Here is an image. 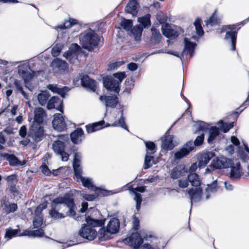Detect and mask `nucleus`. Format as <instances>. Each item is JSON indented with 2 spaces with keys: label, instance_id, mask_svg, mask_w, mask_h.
<instances>
[{
  "label": "nucleus",
  "instance_id": "obj_1",
  "mask_svg": "<svg viewBox=\"0 0 249 249\" xmlns=\"http://www.w3.org/2000/svg\"><path fill=\"white\" fill-rule=\"evenodd\" d=\"M75 207L73 195L67 193L64 196L56 198L52 201L49 214L55 219L64 218L67 216L74 217Z\"/></svg>",
  "mask_w": 249,
  "mask_h": 249
},
{
  "label": "nucleus",
  "instance_id": "obj_2",
  "mask_svg": "<svg viewBox=\"0 0 249 249\" xmlns=\"http://www.w3.org/2000/svg\"><path fill=\"white\" fill-rule=\"evenodd\" d=\"M100 101L105 105L107 108H114L117 107L118 109V117L111 124L113 127L119 126L124 129H127V126L124 123L123 117L124 107L119 103L118 98L116 95H104L100 97Z\"/></svg>",
  "mask_w": 249,
  "mask_h": 249
},
{
  "label": "nucleus",
  "instance_id": "obj_3",
  "mask_svg": "<svg viewBox=\"0 0 249 249\" xmlns=\"http://www.w3.org/2000/svg\"><path fill=\"white\" fill-rule=\"evenodd\" d=\"M86 224H84L79 231L80 235L88 240L92 241L97 236V232L94 228L101 227L104 224L105 220L94 219L88 216L86 218Z\"/></svg>",
  "mask_w": 249,
  "mask_h": 249
},
{
  "label": "nucleus",
  "instance_id": "obj_4",
  "mask_svg": "<svg viewBox=\"0 0 249 249\" xmlns=\"http://www.w3.org/2000/svg\"><path fill=\"white\" fill-rule=\"evenodd\" d=\"M80 153H75L74 154L73 167L77 181L81 182L82 185L89 189L93 191H98L99 189L94 186L91 178L82 176V170L80 166Z\"/></svg>",
  "mask_w": 249,
  "mask_h": 249
},
{
  "label": "nucleus",
  "instance_id": "obj_5",
  "mask_svg": "<svg viewBox=\"0 0 249 249\" xmlns=\"http://www.w3.org/2000/svg\"><path fill=\"white\" fill-rule=\"evenodd\" d=\"M99 36L90 28L84 30L79 36V42L82 47L89 51L93 50L98 46Z\"/></svg>",
  "mask_w": 249,
  "mask_h": 249
},
{
  "label": "nucleus",
  "instance_id": "obj_6",
  "mask_svg": "<svg viewBox=\"0 0 249 249\" xmlns=\"http://www.w3.org/2000/svg\"><path fill=\"white\" fill-rule=\"evenodd\" d=\"M119 220L116 218H112L107 223L106 227L101 228L99 231L98 237L100 240L105 241L110 238L112 234L119 231Z\"/></svg>",
  "mask_w": 249,
  "mask_h": 249
},
{
  "label": "nucleus",
  "instance_id": "obj_7",
  "mask_svg": "<svg viewBox=\"0 0 249 249\" xmlns=\"http://www.w3.org/2000/svg\"><path fill=\"white\" fill-rule=\"evenodd\" d=\"M125 77L124 72L115 73L113 74V77H107L104 80V86L107 90L118 93L120 84Z\"/></svg>",
  "mask_w": 249,
  "mask_h": 249
},
{
  "label": "nucleus",
  "instance_id": "obj_8",
  "mask_svg": "<svg viewBox=\"0 0 249 249\" xmlns=\"http://www.w3.org/2000/svg\"><path fill=\"white\" fill-rule=\"evenodd\" d=\"M196 37L193 36L191 37H185L184 39V47L182 51V53L180 56L178 52H174L169 51L168 53L173 54L175 56L179 57L182 60V56L184 55H189L190 57L193 56L194 50L196 46V43L193 42L192 40H195Z\"/></svg>",
  "mask_w": 249,
  "mask_h": 249
},
{
  "label": "nucleus",
  "instance_id": "obj_9",
  "mask_svg": "<svg viewBox=\"0 0 249 249\" xmlns=\"http://www.w3.org/2000/svg\"><path fill=\"white\" fill-rule=\"evenodd\" d=\"M232 163V161L223 156L217 157L213 160L212 165H210L205 169V174H207L213 171L214 168L221 169L226 168L230 167Z\"/></svg>",
  "mask_w": 249,
  "mask_h": 249
},
{
  "label": "nucleus",
  "instance_id": "obj_10",
  "mask_svg": "<svg viewBox=\"0 0 249 249\" xmlns=\"http://www.w3.org/2000/svg\"><path fill=\"white\" fill-rule=\"evenodd\" d=\"M193 149V142H187L182 147L174 153L172 160L176 162H179L181 159L188 155Z\"/></svg>",
  "mask_w": 249,
  "mask_h": 249
},
{
  "label": "nucleus",
  "instance_id": "obj_11",
  "mask_svg": "<svg viewBox=\"0 0 249 249\" xmlns=\"http://www.w3.org/2000/svg\"><path fill=\"white\" fill-rule=\"evenodd\" d=\"M235 28L234 25H227L224 26L221 28V33L225 32L226 35L225 39L226 40H230L231 44V50L233 51L235 49L236 39L237 33L234 31Z\"/></svg>",
  "mask_w": 249,
  "mask_h": 249
},
{
  "label": "nucleus",
  "instance_id": "obj_12",
  "mask_svg": "<svg viewBox=\"0 0 249 249\" xmlns=\"http://www.w3.org/2000/svg\"><path fill=\"white\" fill-rule=\"evenodd\" d=\"M29 135L36 142L41 141L44 136L43 124L33 123L30 129Z\"/></svg>",
  "mask_w": 249,
  "mask_h": 249
},
{
  "label": "nucleus",
  "instance_id": "obj_13",
  "mask_svg": "<svg viewBox=\"0 0 249 249\" xmlns=\"http://www.w3.org/2000/svg\"><path fill=\"white\" fill-rule=\"evenodd\" d=\"M125 244L132 247L134 249H140V245L142 243V236L138 232H136L132 234L130 236L126 238L123 240Z\"/></svg>",
  "mask_w": 249,
  "mask_h": 249
},
{
  "label": "nucleus",
  "instance_id": "obj_14",
  "mask_svg": "<svg viewBox=\"0 0 249 249\" xmlns=\"http://www.w3.org/2000/svg\"><path fill=\"white\" fill-rule=\"evenodd\" d=\"M52 124L53 128L58 131L61 132L66 129V123L62 114H54Z\"/></svg>",
  "mask_w": 249,
  "mask_h": 249
},
{
  "label": "nucleus",
  "instance_id": "obj_15",
  "mask_svg": "<svg viewBox=\"0 0 249 249\" xmlns=\"http://www.w3.org/2000/svg\"><path fill=\"white\" fill-rule=\"evenodd\" d=\"M129 190L131 192V194L134 195V199L136 203V209L138 211L141 208V205L142 201V196L138 192H144L145 191V187L141 186L136 188H133L131 186L129 188Z\"/></svg>",
  "mask_w": 249,
  "mask_h": 249
},
{
  "label": "nucleus",
  "instance_id": "obj_16",
  "mask_svg": "<svg viewBox=\"0 0 249 249\" xmlns=\"http://www.w3.org/2000/svg\"><path fill=\"white\" fill-rule=\"evenodd\" d=\"M230 166H231V170L229 176L232 179H238L243 175L244 172L239 162L231 163Z\"/></svg>",
  "mask_w": 249,
  "mask_h": 249
},
{
  "label": "nucleus",
  "instance_id": "obj_17",
  "mask_svg": "<svg viewBox=\"0 0 249 249\" xmlns=\"http://www.w3.org/2000/svg\"><path fill=\"white\" fill-rule=\"evenodd\" d=\"M1 157L7 160L9 164L12 166L23 165L26 163L25 160H20L15 155L13 154L2 153L1 154Z\"/></svg>",
  "mask_w": 249,
  "mask_h": 249
},
{
  "label": "nucleus",
  "instance_id": "obj_18",
  "mask_svg": "<svg viewBox=\"0 0 249 249\" xmlns=\"http://www.w3.org/2000/svg\"><path fill=\"white\" fill-rule=\"evenodd\" d=\"M187 192L191 199V206L193 203L199 202L202 199V190L200 188L191 189Z\"/></svg>",
  "mask_w": 249,
  "mask_h": 249
},
{
  "label": "nucleus",
  "instance_id": "obj_19",
  "mask_svg": "<svg viewBox=\"0 0 249 249\" xmlns=\"http://www.w3.org/2000/svg\"><path fill=\"white\" fill-rule=\"evenodd\" d=\"M161 32L162 34L168 38H175L178 36V33L176 29L168 24L162 26Z\"/></svg>",
  "mask_w": 249,
  "mask_h": 249
},
{
  "label": "nucleus",
  "instance_id": "obj_20",
  "mask_svg": "<svg viewBox=\"0 0 249 249\" xmlns=\"http://www.w3.org/2000/svg\"><path fill=\"white\" fill-rule=\"evenodd\" d=\"M62 105V101L58 97L53 96L49 100L47 103V107L50 109L56 108L57 110L63 112Z\"/></svg>",
  "mask_w": 249,
  "mask_h": 249
},
{
  "label": "nucleus",
  "instance_id": "obj_21",
  "mask_svg": "<svg viewBox=\"0 0 249 249\" xmlns=\"http://www.w3.org/2000/svg\"><path fill=\"white\" fill-rule=\"evenodd\" d=\"M187 170L183 166H179L173 169L171 173V178L173 179L181 178L187 177Z\"/></svg>",
  "mask_w": 249,
  "mask_h": 249
},
{
  "label": "nucleus",
  "instance_id": "obj_22",
  "mask_svg": "<svg viewBox=\"0 0 249 249\" xmlns=\"http://www.w3.org/2000/svg\"><path fill=\"white\" fill-rule=\"evenodd\" d=\"M79 48L80 47L77 44H72L69 50L64 53V56L69 60L71 63H74L73 59L76 60V52L79 50Z\"/></svg>",
  "mask_w": 249,
  "mask_h": 249
},
{
  "label": "nucleus",
  "instance_id": "obj_23",
  "mask_svg": "<svg viewBox=\"0 0 249 249\" xmlns=\"http://www.w3.org/2000/svg\"><path fill=\"white\" fill-rule=\"evenodd\" d=\"M104 124L105 122L104 121H101L93 123L92 124L87 125L86 126L87 131L88 133H90L100 130L106 127L112 126L111 124H109L108 123L105 126L104 125Z\"/></svg>",
  "mask_w": 249,
  "mask_h": 249
},
{
  "label": "nucleus",
  "instance_id": "obj_24",
  "mask_svg": "<svg viewBox=\"0 0 249 249\" xmlns=\"http://www.w3.org/2000/svg\"><path fill=\"white\" fill-rule=\"evenodd\" d=\"M53 69L60 73L64 72L67 69L68 65L66 62L58 58L55 59L51 63Z\"/></svg>",
  "mask_w": 249,
  "mask_h": 249
},
{
  "label": "nucleus",
  "instance_id": "obj_25",
  "mask_svg": "<svg viewBox=\"0 0 249 249\" xmlns=\"http://www.w3.org/2000/svg\"><path fill=\"white\" fill-rule=\"evenodd\" d=\"M45 117V110L41 107H37L34 110V118L33 123L43 124V120Z\"/></svg>",
  "mask_w": 249,
  "mask_h": 249
},
{
  "label": "nucleus",
  "instance_id": "obj_26",
  "mask_svg": "<svg viewBox=\"0 0 249 249\" xmlns=\"http://www.w3.org/2000/svg\"><path fill=\"white\" fill-rule=\"evenodd\" d=\"M174 137L172 135H166L161 138V147L166 150H171L174 147L173 143Z\"/></svg>",
  "mask_w": 249,
  "mask_h": 249
},
{
  "label": "nucleus",
  "instance_id": "obj_27",
  "mask_svg": "<svg viewBox=\"0 0 249 249\" xmlns=\"http://www.w3.org/2000/svg\"><path fill=\"white\" fill-rule=\"evenodd\" d=\"M71 138L73 143H80L84 138L83 130L81 128H77L71 133Z\"/></svg>",
  "mask_w": 249,
  "mask_h": 249
},
{
  "label": "nucleus",
  "instance_id": "obj_28",
  "mask_svg": "<svg viewBox=\"0 0 249 249\" xmlns=\"http://www.w3.org/2000/svg\"><path fill=\"white\" fill-rule=\"evenodd\" d=\"M81 83L83 87L89 89L92 91L95 90L96 82L88 76H84L81 78Z\"/></svg>",
  "mask_w": 249,
  "mask_h": 249
},
{
  "label": "nucleus",
  "instance_id": "obj_29",
  "mask_svg": "<svg viewBox=\"0 0 249 249\" xmlns=\"http://www.w3.org/2000/svg\"><path fill=\"white\" fill-rule=\"evenodd\" d=\"M48 88L52 92L61 95L63 97H65L66 93L69 90L68 87H64L60 88L56 85H49L48 86Z\"/></svg>",
  "mask_w": 249,
  "mask_h": 249
},
{
  "label": "nucleus",
  "instance_id": "obj_30",
  "mask_svg": "<svg viewBox=\"0 0 249 249\" xmlns=\"http://www.w3.org/2000/svg\"><path fill=\"white\" fill-rule=\"evenodd\" d=\"M214 155L212 152L202 154L199 158V165L203 166L206 165Z\"/></svg>",
  "mask_w": 249,
  "mask_h": 249
},
{
  "label": "nucleus",
  "instance_id": "obj_31",
  "mask_svg": "<svg viewBox=\"0 0 249 249\" xmlns=\"http://www.w3.org/2000/svg\"><path fill=\"white\" fill-rule=\"evenodd\" d=\"M244 148L240 149L238 147V155L241 159L245 162L249 161V149L245 143H243Z\"/></svg>",
  "mask_w": 249,
  "mask_h": 249
},
{
  "label": "nucleus",
  "instance_id": "obj_32",
  "mask_svg": "<svg viewBox=\"0 0 249 249\" xmlns=\"http://www.w3.org/2000/svg\"><path fill=\"white\" fill-rule=\"evenodd\" d=\"M137 0H129L127 5L125 7V11L131 13L133 16L137 14Z\"/></svg>",
  "mask_w": 249,
  "mask_h": 249
},
{
  "label": "nucleus",
  "instance_id": "obj_33",
  "mask_svg": "<svg viewBox=\"0 0 249 249\" xmlns=\"http://www.w3.org/2000/svg\"><path fill=\"white\" fill-rule=\"evenodd\" d=\"M77 24H78L77 20L73 18H69L68 20L65 21L63 25L56 26L55 28L56 30L58 31L59 30L70 28Z\"/></svg>",
  "mask_w": 249,
  "mask_h": 249
},
{
  "label": "nucleus",
  "instance_id": "obj_34",
  "mask_svg": "<svg viewBox=\"0 0 249 249\" xmlns=\"http://www.w3.org/2000/svg\"><path fill=\"white\" fill-rule=\"evenodd\" d=\"M188 180L193 186L198 187L200 185V180L198 176L196 173H190L187 174Z\"/></svg>",
  "mask_w": 249,
  "mask_h": 249
},
{
  "label": "nucleus",
  "instance_id": "obj_35",
  "mask_svg": "<svg viewBox=\"0 0 249 249\" xmlns=\"http://www.w3.org/2000/svg\"><path fill=\"white\" fill-rule=\"evenodd\" d=\"M50 96V95L48 91H42L37 96V100L39 104L41 106L45 105Z\"/></svg>",
  "mask_w": 249,
  "mask_h": 249
},
{
  "label": "nucleus",
  "instance_id": "obj_36",
  "mask_svg": "<svg viewBox=\"0 0 249 249\" xmlns=\"http://www.w3.org/2000/svg\"><path fill=\"white\" fill-rule=\"evenodd\" d=\"M208 124L202 121L197 122L194 125V131L195 133L200 131H205L208 129Z\"/></svg>",
  "mask_w": 249,
  "mask_h": 249
},
{
  "label": "nucleus",
  "instance_id": "obj_37",
  "mask_svg": "<svg viewBox=\"0 0 249 249\" xmlns=\"http://www.w3.org/2000/svg\"><path fill=\"white\" fill-rule=\"evenodd\" d=\"M219 129L216 127H212L209 129V137L208 139V143H211L218 136Z\"/></svg>",
  "mask_w": 249,
  "mask_h": 249
},
{
  "label": "nucleus",
  "instance_id": "obj_38",
  "mask_svg": "<svg viewBox=\"0 0 249 249\" xmlns=\"http://www.w3.org/2000/svg\"><path fill=\"white\" fill-rule=\"evenodd\" d=\"M217 188V182L216 180L213 181L211 184L208 185L206 189V199H209L210 194L215 192Z\"/></svg>",
  "mask_w": 249,
  "mask_h": 249
},
{
  "label": "nucleus",
  "instance_id": "obj_39",
  "mask_svg": "<svg viewBox=\"0 0 249 249\" xmlns=\"http://www.w3.org/2000/svg\"><path fill=\"white\" fill-rule=\"evenodd\" d=\"M142 29L143 27L141 25H137L133 29L131 28L129 32L133 35L136 40H138L141 36Z\"/></svg>",
  "mask_w": 249,
  "mask_h": 249
},
{
  "label": "nucleus",
  "instance_id": "obj_40",
  "mask_svg": "<svg viewBox=\"0 0 249 249\" xmlns=\"http://www.w3.org/2000/svg\"><path fill=\"white\" fill-rule=\"evenodd\" d=\"M19 75L24 79L25 83L30 82L33 78V74L29 70L26 71L21 69L19 71Z\"/></svg>",
  "mask_w": 249,
  "mask_h": 249
},
{
  "label": "nucleus",
  "instance_id": "obj_41",
  "mask_svg": "<svg viewBox=\"0 0 249 249\" xmlns=\"http://www.w3.org/2000/svg\"><path fill=\"white\" fill-rule=\"evenodd\" d=\"M220 18L214 13L206 21V26L208 28L212 27L219 23Z\"/></svg>",
  "mask_w": 249,
  "mask_h": 249
},
{
  "label": "nucleus",
  "instance_id": "obj_42",
  "mask_svg": "<svg viewBox=\"0 0 249 249\" xmlns=\"http://www.w3.org/2000/svg\"><path fill=\"white\" fill-rule=\"evenodd\" d=\"M152 155L153 154H149V152L146 153L144 159V169L149 168L154 163Z\"/></svg>",
  "mask_w": 249,
  "mask_h": 249
},
{
  "label": "nucleus",
  "instance_id": "obj_43",
  "mask_svg": "<svg viewBox=\"0 0 249 249\" xmlns=\"http://www.w3.org/2000/svg\"><path fill=\"white\" fill-rule=\"evenodd\" d=\"M150 18V15L148 14L143 17L139 18H138V21L141 23L143 27H149L151 25Z\"/></svg>",
  "mask_w": 249,
  "mask_h": 249
},
{
  "label": "nucleus",
  "instance_id": "obj_44",
  "mask_svg": "<svg viewBox=\"0 0 249 249\" xmlns=\"http://www.w3.org/2000/svg\"><path fill=\"white\" fill-rule=\"evenodd\" d=\"M53 148L55 153H58L64 150V144L60 141H56L53 144Z\"/></svg>",
  "mask_w": 249,
  "mask_h": 249
},
{
  "label": "nucleus",
  "instance_id": "obj_45",
  "mask_svg": "<svg viewBox=\"0 0 249 249\" xmlns=\"http://www.w3.org/2000/svg\"><path fill=\"white\" fill-rule=\"evenodd\" d=\"M217 124L219 126V129L221 130L224 133L228 132L231 128H232L233 126V123L227 124L224 123L222 121L218 122Z\"/></svg>",
  "mask_w": 249,
  "mask_h": 249
},
{
  "label": "nucleus",
  "instance_id": "obj_46",
  "mask_svg": "<svg viewBox=\"0 0 249 249\" xmlns=\"http://www.w3.org/2000/svg\"><path fill=\"white\" fill-rule=\"evenodd\" d=\"M18 209L16 204L15 203H7L5 204L3 208V211L6 213H13L15 212Z\"/></svg>",
  "mask_w": 249,
  "mask_h": 249
},
{
  "label": "nucleus",
  "instance_id": "obj_47",
  "mask_svg": "<svg viewBox=\"0 0 249 249\" xmlns=\"http://www.w3.org/2000/svg\"><path fill=\"white\" fill-rule=\"evenodd\" d=\"M194 25L196 31V33L199 36L203 35V31L202 30V26L201 24V21L199 18H196L194 21Z\"/></svg>",
  "mask_w": 249,
  "mask_h": 249
},
{
  "label": "nucleus",
  "instance_id": "obj_48",
  "mask_svg": "<svg viewBox=\"0 0 249 249\" xmlns=\"http://www.w3.org/2000/svg\"><path fill=\"white\" fill-rule=\"evenodd\" d=\"M121 26L126 31H130L133 26L132 20L124 19L121 23Z\"/></svg>",
  "mask_w": 249,
  "mask_h": 249
},
{
  "label": "nucleus",
  "instance_id": "obj_49",
  "mask_svg": "<svg viewBox=\"0 0 249 249\" xmlns=\"http://www.w3.org/2000/svg\"><path fill=\"white\" fill-rule=\"evenodd\" d=\"M18 234V231L16 230H13L11 228L8 229L6 230V232L4 235L5 238L7 240L11 239L14 237H15Z\"/></svg>",
  "mask_w": 249,
  "mask_h": 249
},
{
  "label": "nucleus",
  "instance_id": "obj_50",
  "mask_svg": "<svg viewBox=\"0 0 249 249\" xmlns=\"http://www.w3.org/2000/svg\"><path fill=\"white\" fill-rule=\"evenodd\" d=\"M43 222V218L42 215H36L35 214V216L33 220V226L35 228H39L42 224Z\"/></svg>",
  "mask_w": 249,
  "mask_h": 249
},
{
  "label": "nucleus",
  "instance_id": "obj_51",
  "mask_svg": "<svg viewBox=\"0 0 249 249\" xmlns=\"http://www.w3.org/2000/svg\"><path fill=\"white\" fill-rule=\"evenodd\" d=\"M145 144L147 149V152H149V154H153L155 152L156 146L155 143L152 142H146Z\"/></svg>",
  "mask_w": 249,
  "mask_h": 249
},
{
  "label": "nucleus",
  "instance_id": "obj_52",
  "mask_svg": "<svg viewBox=\"0 0 249 249\" xmlns=\"http://www.w3.org/2000/svg\"><path fill=\"white\" fill-rule=\"evenodd\" d=\"M151 31L152 33V39L156 41H159L161 36L159 30L154 27H152L151 29Z\"/></svg>",
  "mask_w": 249,
  "mask_h": 249
},
{
  "label": "nucleus",
  "instance_id": "obj_53",
  "mask_svg": "<svg viewBox=\"0 0 249 249\" xmlns=\"http://www.w3.org/2000/svg\"><path fill=\"white\" fill-rule=\"evenodd\" d=\"M187 177L185 178V177H182L178 180V185L179 187L182 188H185L188 187L189 185Z\"/></svg>",
  "mask_w": 249,
  "mask_h": 249
},
{
  "label": "nucleus",
  "instance_id": "obj_54",
  "mask_svg": "<svg viewBox=\"0 0 249 249\" xmlns=\"http://www.w3.org/2000/svg\"><path fill=\"white\" fill-rule=\"evenodd\" d=\"M14 84L16 88L20 91L21 93L26 98H28V95L23 91L21 83L18 80H15Z\"/></svg>",
  "mask_w": 249,
  "mask_h": 249
},
{
  "label": "nucleus",
  "instance_id": "obj_55",
  "mask_svg": "<svg viewBox=\"0 0 249 249\" xmlns=\"http://www.w3.org/2000/svg\"><path fill=\"white\" fill-rule=\"evenodd\" d=\"M8 185L15 184L17 181V176L15 174H13L8 176L6 178Z\"/></svg>",
  "mask_w": 249,
  "mask_h": 249
},
{
  "label": "nucleus",
  "instance_id": "obj_56",
  "mask_svg": "<svg viewBox=\"0 0 249 249\" xmlns=\"http://www.w3.org/2000/svg\"><path fill=\"white\" fill-rule=\"evenodd\" d=\"M62 48L60 45H56L54 46L52 50V54L54 57L59 55Z\"/></svg>",
  "mask_w": 249,
  "mask_h": 249
},
{
  "label": "nucleus",
  "instance_id": "obj_57",
  "mask_svg": "<svg viewBox=\"0 0 249 249\" xmlns=\"http://www.w3.org/2000/svg\"><path fill=\"white\" fill-rule=\"evenodd\" d=\"M20 63L19 65L18 66V73H19V71L22 69L24 70V71H27L29 69V63L27 61H21L19 62Z\"/></svg>",
  "mask_w": 249,
  "mask_h": 249
},
{
  "label": "nucleus",
  "instance_id": "obj_58",
  "mask_svg": "<svg viewBox=\"0 0 249 249\" xmlns=\"http://www.w3.org/2000/svg\"><path fill=\"white\" fill-rule=\"evenodd\" d=\"M30 235L35 237H41L44 235V231L41 229H39L34 231H32L30 232Z\"/></svg>",
  "mask_w": 249,
  "mask_h": 249
},
{
  "label": "nucleus",
  "instance_id": "obj_59",
  "mask_svg": "<svg viewBox=\"0 0 249 249\" xmlns=\"http://www.w3.org/2000/svg\"><path fill=\"white\" fill-rule=\"evenodd\" d=\"M204 140V135L202 134L200 136H198L195 141L194 142V143L193 142L194 144V146L195 145H200L203 142Z\"/></svg>",
  "mask_w": 249,
  "mask_h": 249
},
{
  "label": "nucleus",
  "instance_id": "obj_60",
  "mask_svg": "<svg viewBox=\"0 0 249 249\" xmlns=\"http://www.w3.org/2000/svg\"><path fill=\"white\" fill-rule=\"evenodd\" d=\"M8 188L11 193L13 194H18V190L15 184L8 185Z\"/></svg>",
  "mask_w": 249,
  "mask_h": 249
},
{
  "label": "nucleus",
  "instance_id": "obj_61",
  "mask_svg": "<svg viewBox=\"0 0 249 249\" xmlns=\"http://www.w3.org/2000/svg\"><path fill=\"white\" fill-rule=\"evenodd\" d=\"M61 156V160L64 161H66L69 159V154L64 151V150L57 153Z\"/></svg>",
  "mask_w": 249,
  "mask_h": 249
},
{
  "label": "nucleus",
  "instance_id": "obj_62",
  "mask_svg": "<svg viewBox=\"0 0 249 249\" xmlns=\"http://www.w3.org/2000/svg\"><path fill=\"white\" fill-rule=\"evenodd\" d=\"M6 134H7V132L6 131H3L0 133V143L2 144H4L6 140Z\"/></svg>",
  "mask_w": 249,
  "mask_h": 249
},
{
  "label": "nucleus",
  "instance_id": "obj_63",
  "mask_svg": "<svg viewBox=\"0 0 249 249\" xmlns=\"http://www.w3.org/2000/svg\"><path fill=\"white\" fill-rule=\"evenodd\" d=\"M41 169L42 173L46 176H50L51 174V171H50L49 169L45 165H42L41 166Z\"/></svg>",
  "mask_w": 249,
  "mask_h": 249
},
{
  "label": "nucleus",
  "instance_id": "obj_64",
  "mask_svg": "<svg viewBox=\"0 0 249 249\" xmlns=\"http://www.w3.org/2000/svg\"><path fill=\"white\" fill-rule=\"evenodd\" d=\"M132 223L133 229L135 230H137L139 226V220L135 216L133 217Z\"/></svg>",
  "mask_w": 249,
  "mask_h": 249
}]
</instances>
